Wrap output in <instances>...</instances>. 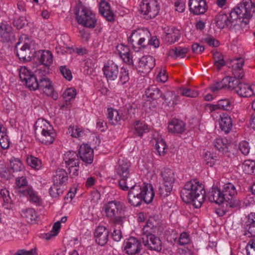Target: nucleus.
<instances>
[{"label":"nucleus","instance_id":"f257e3e1","mask_svg":"<svg viewBox=\"0 0 255 255\" xmlns=\"http://www.w3.org/2000/svg\"><path fill=\"white\" fill-rule=\"evenodd\" d=\"M205 191L202 184L195 180L187 182L180 192L182 200L192 202L196 208L200 207L205 199Z\"/></svg>","mask_w":255,"mask_h":255},{"label":"nucleus","instance_id":"f03ea898","mask_svg":"<svg viewBox=\"0 0 255 255\" xmlns=\"http://www.w3.org/2000/svg\"><path fill=\"white\" fill-rule=\"evenodd\" d=\"M255 12V4L251 0H243L228 14L229 19V27L232 28L234 24L243 17H251L253 13Z\"/></svg>","mask_w":255,"mask_h":255},{"label":"nucleus","instance_id":"7ed1b4c3","mask_svg":"<svg viewBox=\"0 0 255 255\" xmlns=\"http://www.w3.org/2000/svg\"><path fill=\"white\" fill-rule=\"evenodd\" d=\"M255 12V4L251 0H243L228 14L229 19V27L232 28L234 24L243 17H251L253 13Z\"/></svg>","mask_w":255,"mask_h":255},{"label":"nucleus","instance_id":"20e7f679","mask_svg":"<svg viewBox=\"0 0 255 255\" xmlns=\"http://www.w3.org/2000/svg\"><path fill=\"white\" fill-rule=\"evenodd\" d=\"M34 128L36 136L42 143L48 145L53 142L57 133L49 122L39 119L36 122Z\"/></svg>","mask_w":255,"mask_h":255},{"label":"nucleus","instance_id":"39448f33","mask_svg":"<svg viewBox=\"0 0 255 255\" xmlns=\"http://www.w3.org/2000/svg\"><path fill=\"white\" fill-rule=\"evenodd\" d=\"M232 72L234 77L227 76L224 81L227 84V87L229 89L235 90L237 91V87L241 83L240 80L244 76L245 73L243 66L245 61L243 58L234 59L232 61Z\"/></svg>","mask_w":255,"mask_h":255},{"label":"nucleus","instance_id":"423d86ee","mask_svg":"<svg viewBox=\"0 0 255 255\" xmlns=\"http://www.w3.org/2000/svg\"><path fill=\"white\" fill-rule=\"evenodd\" d=\"M122 207V203L115 200L110 201L104 205L106 217L114 225L123 226L126 217L121 214Z\"/></svg>","mask_w":255,"mask_h":255},{"label":"nucleus","instance_id":"0eeeda50","mask_svg":"<svg viewBox=\"0 0 255 255\" xmlns=\"http://www.w3.org/2000/svg\"><path fill=\"white\" fill-rule=\"evenodd\" d=\"M76 18L77 22L84 27L94 28L97 20L95 14L88 8L80 6L76 10Z\"/></svg>","mask_w":255,"mask_h":255},{"label":"nucleus","instance_id":"6e6552de","mask_svg":"<svg viewBox=\"0 0 255 255\" xmlns=\"http://www.w3.org/2000/svg\"><path fill=\"white\" fill-rule=\"evenodd\" d=\"M130 162L127 160L119 159L116 167V173L121 178L119 181V187L124 191H127L129 189L126 180L130 175Z\"/></svg>","mask_w":255,"mask_h":255},{"label":"nucleus","instance_id":"1a4fd4ad","mask_svg":"<svg viewBox=\"0 0 255 255\" xmlns=\"http://www.w3.org/2000/svg\"><path fill=\"white\" fill-rule=\"evenodd\" d=\"M150 34L148 30L138 29L133 31L128 38V42L131 44L132 49L138 51L141 47L145 46V41L148 40Z\"/></svg>","mask_w":255,"mask_h":255},{"label":"nucleus","instance_id":"9d476101","mask_svg":"<svg viewBox=\"0 0 255 255\" xmlns=\"http://www.w3.org/2000/svg\"><path fill=\"white\" fill-rule=\"evenodd\" d=\"M139 10L145 18H153L159 12V3L157 0H143L140 4Z\"/></svg>","mask_w":255,"mask_h":255},{"label":"nucleus","instance_id":"9b49d317","mask_svg":"<svg viewBox=\"0 0 255 255\" xmlns=\"http://www.w3.org/2000/svg\"><path fill=\"white\" fill-rule=\"evenodd\" d=\"M222 193L225 202L228 203L226 204L227 206L229 205L231 208L240 206L241 202L234 199L237 194V191L233 184L231 183L225 184L223 187Z\"/></svg>","mask_w":255,"mask_h":255},{"label":"nucleus","instance_id":"f8f14e48","mask_svg":"<svg viewBox=\"0 0 255 255\" xmlns=\"http://www.w3.org/2000/svg\"><path fill=\"white\" fill-rule=\"evenodd\" d=\"M63 160V166L68 168L69 173H72V176H77L80 163L78 154L74 151H68L64 154Z\"/></svg>","mask_w":255,"mask_h":255},{"label":"nucleus","instance_id":"ddd939ff","mask_svg":"<svg viewBox=\"0 0 255 255\" xmlns=\"http://www.w3.org/2000/svg\"><path fill=\"white\" fill-rule=\"evenodd\" d=\"M19 75L20 80L25 82L26 86L30 90L35 91L37 89V78L26 67H20Z\"/></svg>","mask_w":255,"mask_h":255},{"label":"nucleus","instance_id":"4468645a","mask_svg":"<svg viewBox=\"0 0 255 255\" xmlns=\"http://www.w3.org/2000/svg\"><path fill=\"white\" fill-rule=\"evenodd\" d=\"M141 240L143 245L150 250L160 252L162 250L161 242L159 238L152 233H142Z\"/></svg>","mask_w":255,"mask_h":255},{"label":"nucleus","instance_id":"2eb2a0df","mask_svg":"<svg viewBox=\"0 0 255 255\" xmlns=\"http://www.w3.org/2000/svg\"><path fill=\"white\" fill-rule=\"evenodd\" d=\"M15 49L16 51V55L20 60L23 62H27L31 60L33 54L29 44L24 43L22 44L20 42H18L16 43Z\"/></svg>","mask_w":255,"mask_h":255},{"label":"nucleus","instance_id":"dca6fc26","mask_svg":"<svg viewBox=\"0 0 255 255\" xmlns=\"http://www.w3.org/2000/svg\"><path fill=\"white\" fill-rule=\"evenodd\" d=\"M103 71L108 81H115L119 74L118 66L112 61H109L104 65Z\"/></svg>","mask_w":255,"mask_h":255},{"label":"nucleus","instance_id":"f3484780","mask_svg":"<svg viewBox=\"0 0 255 255\" xmlns=\"http://www.w3.org/2000/svg\"><path fill=\"white\" fill-rule=\"evenodd\" d=\"M188 5L190 11L194 15L203 14L208 9L205 0H189Z\"/></svg>","mask_w":255,"mask_h":255},{"label":"nucleus","instance_id":"a211bd4d","mask_svg":"<svg viewBox=\"0 0 255 255\" xmlns=\"http://www.w3.org/2000/svg\"><path fill=\"white\" fill-rule=\"evenodd\" d=\"M35 57L39 63L44 66V72L48 73V67L53 62V55L51 52L48 50H39L35 53Z\"/></svg>","mask_w":255,"mask_h":255},{"label":"nucleus","instance_id":"6ab92c4d","mask_svg":"<svg viewBox=\"0 0 255 255\" xmlns=\"http://www.w3.org/2000/svg\"><path fill=\"white\" fill-rule=\"evenodd\" d=\"M78 155L80 159L87 164H91L93 161V150L87 144H83L80 146Z\"/></svg>","mask_w":255,"mask_h":255},{"label":"nucleus","instance_id":"aec40b11","mask_svg":"<svg viewBox=\"0 0 255 255\" xmlns=\"http://www.w3.org/2000/svg\"><path fill=\"white\" fill-rule=\"evenodd\" d=\"M109 231L106 227L103 226H99L94 232V237L96 242L99 245H105L109 239Z\"/></svg>","mask_w":255,"mask_h":255},{"label":"nucleus","instance_id":"412c9836","mask_svg":"<svg viewBox=\"0 0 255 255\" xmlns=\"http://www.w3.org/2000/svg\"><path fill=\"white\" fill-rule=\"evenodd\" d=\"M155 65V60L151 56H142L139 60V71L142 73L149 72Z\"/></svg>","mask_w":255,"mask_h":255},{"label":"nucleus","instance_id":"4be33fe9","mask_svg":"<svg viewBox=\"0 0 255 255\" xmlns=\"http://www.w3.org/2000/svg\"><path fill=\"white\" fill-rule=\"evenodd\" d=\"M125 251L128 255L138 254L141 250V244L139 240L131 237L125 242Z\"/></svg>","mask_w":255,"mask_h":255},{"label":"nucleus","instance_id":"5701e85b","mask_svg":"<svg viewBox=\"0 0 255 255\" xmlns=\"http://www.w3.org/2000/svg\"><path fill=\"white\" fill-rule=\"evenodd\" d=\"M186 125L182 120L173 119L168 124V130L169 132L181 134L185 130Z\"/></svg>","mask_w":255,"mask_h":255},{"label":"nucleus","instance_id":"b1692460","mask_svg":"<svg viewBox=\"0 0 255 255\" xmlns=\"http://www.w3.org/2000/svg\"><path fill=\"white\" fill-rule=\"evenodd\" d=\"M117 50L120 57L124 62L129 65L132 66L133 62L132 56L131 55L129 48L123 44H119L117 46Z\"/></svg>","mask_w":255,"mask_h":255},{"label":"nucleus","instance_id":"393cba45","mask_svg":"<svg viewBox=\"0 0 255 255\" xmlns=\"http://www.w3.org/2000/svg\"><path fill=\"white\" fill-rule=\"evenodd\" d=\"M37 89L43 92L46 96H50L53 92V87L49 79L43 75L38 81Z\"/></svg>","mask_w":255,"mask_h":255},{"label":"nucleus","instance_id":"a878e982","mask_svg":"<svg viewBox=\"0 0 255 255\" xmlns=\"http://www.w3.org/2000/svg\"><path fill=\"white\" fill-rule=\"evenodd\" d=\"M100 13L109 21H113L115 19V15L111 10L108 2L103 0L100 3Z\"/></svg>","mask_w":255,"mask_h":255},{"label":"nucleus","instance_id":"bb28decb","mask_svg":"<svg viewBox=\"0 0 255 255\" xmlns=\"http://www.w3.org/2000/svg\"><path fill=\"white\" fill-rule=\"evenodd\" d=\"M208 200L217 204L225 202L222 191L217 187H213L208 194Z\"/></svg>","mask_w":255,"mask_h":255},{"label":"nucleus","instance_id":"cd10ccee","mask_svg":"<svg viewBox=\"0 0 255 255\" xmlns=\"http://www.w3.org/2000/svg\"><path fill=\"white\" fill-rule=\"evenodd\" d=\"M149 131L148 126L144 122L136 121L133 124L132 131L136 136L141 137L144 133Z\"/></svg>","mask_w":255,"mask_h":255},{"label":"nucleus","instance_id":"c85d7f7f","mask_svg":"<svg viewBox=\"0 0 255 255\" xmlns=\"http://www.w3.org/2000/svg\"><path fill=\"white\" fill-rule=\"evenodd\" d=\"M220 127L222 131L226 133H229L232 128V121L231 117L226 113H223L220 116Z\"/></svg>","mask_w":255,"mask_h":255},{"label":"nucleus","instance_id":"c756f323","mask_svg":"<svg viewBox=\"0 0 255 255\" xmlns=\"http://www.w3.org/2000/svg\"><path fill=\"white\" fill-rule=\"evenodd\" d=\"M53 179L54 184L65 185L68 180V174L64 169L58 168L56 171Z\"/></svg>","mask_w":255,"mask_h":255},{"label":"nucleus","instance_id":"7c9ffc66","mask_svg":"<svg viewBox=\"0 0 255 255\" xmlns=\"http://www.w3.org/2000/svg\"><path fill=\"white\" fill-rule=\"evenodd\" d=\"M180 37V32L179 30L174 27H172L168 30V32L165 33L163 37V39L164 42L169 44H172L177 41Z\"/></svg>","mask_w":255,"mask_h":255},{"label":"nucleus","instance_id":"2f4dec72","mask_svg":"<svg viewBox=\"0 0 255 255\" xmlns=\"http://www.w3.org/2000/svg\"><path fill=\"white\" fill-rule=\"evenodd\" d=\"M154 196V192L151 185H143V191L142 194V199L145 203H151Z\"/></svg>","mask_w":255,"mask_h":255},{"label":"nucleus","instance_id":"473e14b6","mask_svg":"<svg viewBox=\"0 0 255 255\" xmlns=\"http://www.w3.org/2000/svg\"><path fill=\"white\" fill-rule=\"evenodd\" d=\"M10 144V140L7 135V130L5 127L0 124V145L1 148L7 149Z\"/></svg>","mask_w":255,"mask_h":255},{"label":"nucleus","instance_id":"72a5a7b5","mask_svg":"<svg viewBox=\"0 0 255 255\" xmlns=\"http://www.w3.org/2000/svg\"><path fill=\"white\" fill-rule=\"evenodd\" d=\"M108 112L107 119L109 120V123L112 125L115 126L118 124L123 119L119 112L116 110H114L112 108H109Z\"/></svg>","mask_w":255,"mask_h":255},{"label":"nucleus","instance_id":"f704fd0d","mask_svg":"<svg viewBox=\"0 0 255 255\" xmlns=\"http://www.w3.org/2000/svg\"><path fill=\"white\" fill-rule=\"evenodd\" d=\"M238 95L243 97H251L254 94L253 90L248 84L241 82L236 92Z\"/></svg>","mask_w":255,"mask_h":255},{"label":"nucleus","instance_id":"c9c22d12","mask_svg":"<svg viewBox=\"0 0 255 255\" xmlns=\"http://www.w3.org/2000/svg\"><path fill=\"white\" fill-rule=\"evenodd\" d=\"M229 144L226 139L222 138H217L214 141V146L215 148L219 150L222 154H225L228 152Z\"/></svg>","mask_w":255,"mask_h":255},{"label":"nucleus","instance_id":"e433bc0d","mask_svg":"<svg viewBox=\"0 0 255 255\" xmlns=\"http://www.w3.org/2000/svg\"><path fill=\"white\" fill-rule=\"evenodd\" d=\"M161 174L163 180V183L173 186L175 179L173 170L168 168H165L161 172Z\"/></svg>","mask_w":255,"mask_h":255},{"label":"nucleus","instance_id":"4c0bfd02","mask_svg":"<svg viewBox=\"0 0 255 255\" xmlns=\"http://www.w3.org/2000/svg\"><path fill=\"white\" fill-rule=\"evenodd\" d=\"M247 232L245 235L249 237L255 236V213L249 215L248 220L247 222Z\"/></svg>","mask_w":255,"mask_h":255},{"label":"nucleus","instance_id":"58836bf2","mask_svg":"<svg viewBox=\"0 0 255 255\" xmlns=\"http://www.w3.org/2000/svg\"><path fill=\"white\" fill-rule=\"evenodd\" d=\"M20 191L21 192V194L23 196L28 197L31 202L36 204H40L41 202L40 198L31 187H28L25 190H20Z\"/></svg>","mask_w":255,"mask_h":255},{"label":"nucleus","instance_id":"ea45409f","mask_svg":"<svg viewBox=\"0 0 255 255\" xmlns=\"http://www.w3.org/2000/svg\"><path fill=\"white\" fill-rule=\"evenodd\" d=\"M251 17L247 18L246 17H243L241 18L237 23L234 24L235 25L232 28L236 32L241 33L244 30H247L248 28V24L249 22V19Z\"/></svg>","mask_w":255,"mask_h":255},{"label":"nucleus","instance_id":"a19ab883","mask_svg":"<svg viewBox=\"0 0 255 255\" xmlns=\"http://www.w3.org/2000/svg\"><path fill=\"white\" fill-rule=\"evenodd\" d=\"M159 222L154 217H150L146 225L142 229V233H153L155 228L158 226Z\"/></svg>","mask_w":255,"mask_h":255},{"label":"nucleus","instance_id":"79ce46f5","mask_svg":"<svg viewBox=\"0 0 255 255\" xmlns=\"http://www.w3.org/2000/svg\"><path fill=\"white\" fill-rule=\"evenodd\" d=\"M21 215L28 223H32L33 222L35 221L37 218L36 212L34 209L31 208L22 211Z\"/></svg>","mask_w":255,"mask_h":255},{"label":"nucleus","instance_id":"37998d69","mask_svg":"<svg viewBox=\"0 0 255 255\" xmlns=\"http://www.w3.org/2000/svg\"><path fill=\"white\" fill-rule=\"evenodd\" d=\"M188 51L186 47H178L171 49L168 52V55L173 58L177 57L183 58Z\"/></svg>","mask_w":255,"mask_h":255},{"label":"nucleus","instance_id":"c03bdc74","mask_svg":"<svg viewBox=\"0 0 255 255\" xmlns=\"http://www.w3.org/2000/svg\"><path fill=\"white\" fill-rule=\"evenodd\" d=\"M0 35L3 42L12 41L14 39V34L11 31L10 27H5L4 29L0 27Z\"/></svg>","mask_w":255,"mask_h":255},{"label":"nucleus","instance_id":"a18cd8bd","mask_svg":"<svg viewBox=\"0 0 255 255\" xmlns=\"http://www.w3.org/2000/svg\"><path fill=\"white\" fill-rule=\"evenodd\" d=\"M217 26L220 28H224L225 26L229 27V19L228 14L219 13L215 18Z\"/></svg>","mask_w":255,"mask_h":255},{"label":"nucleus","instance_id":"49530a36","mask_svg":"<svg viewBox=\"0 0 255 255\" xmlns=\"http://www.w3.org/2000/svg\"><path fill=\"white\" fill-rule=\"evenodd\" d=\"M9 172H17L21 171L24 168V166L20 160L13 158L10 160Z\"/></svg>","mask_w":255,"mask_h":255},{"label":"nucleus","instance_id":"de8ad7c7","mask_svg":"<svg viewBox=\"0 0 255 255\" xmlns=\"http://www.w3.org/2000/svg\"><path fill=\"white\" fill-rule=\"evenodd\" d=\"M146 95L148 98L152 100H156L161 97L160 90L155 86H151L145 91Z\"/></svg>","mask_w":255,"mask_h":255},{"label":"nucleus","instance_id":"09e8293b","mask_svg":"<svg viewBox=\"0 0 255 255\" xmlns=\"http://www.w3.org/2000/svg\"><path fill=\"white\" fill-rule=\"evenodd\" d=\"M242 168L246 173L255 174V161L251 160H246L243 163Z\"/></svg>","mask_w":255,"mask_h":255},{"label":"nucleus","instance_id":"8fccbe9b","mask_svg":"<svg viewBox=\"0 0 255 255\" xmlns=\"http://www.w3.org/2000/svg\"><path fill=\"white\" fill-rule=\"evenodd\" d=\"M128 186L130 188L128 195H134L135 196H142L143 191V186H140L133 184L128 183Z\"/></svg>","mask_w":255,"mask_h":255},{"label":"nucleus","instance_id":"3c124183","mask_svg":"<svg viewBox=\"0 0 255 255\" xmlns=\"http://www.w3.org/2000/svg\"><path fill=\"white\" fill-rule=\"evenodd\" d=\"M67 133L73 137L78 138L82 136L84 132L83 129L78 126H70L67 131Z\"/></svg>","mask_w":255,"mask_h":255},{"label":"nucleus","instance_id":"603ef678","mask_svg":"<svg viewBox=\"0 0 255 255\" xmlns=\"http://www.w3.org/2000/svg\"><path fill=\"white\" fill-rule=\"evenodd\" d=\"M26 161L28 165L36 170H39L42 167V162L41 160L32 155L28 157Z\"/></svg>","mask_w":255,"mask_h":255},{"label":"nucleus","instance_id":"864d4df0","mask_svg":"<svg viewBox=\"0 0 255 255\" xmlns=\"http://www.w3.org/2000/svg\"><path fill=\"white\" fill-rule=\"evenodd\" d=\"M16 189L17 191L21 194L20 190H25L27 187V181L25 177L21 176L17 177L15 180Z\"/></svg>","mask_w":255,"mask_h":255},{"label":"nucleus","instance_id":"5fc2aeb1","mask_svg":"<svg viewBox=\"0 0 255 255\" xmlns=\"http://www.w3.org/2000/svg\"><path fill=\"white\" fill-rule=\"evenodd\" d=\"M154 147L160 155L165 153V149L166 148L165 142L161 137L155 139Z\"/></svg>","mask_w":255,"mask_h":255},{"label":"nucleus","instance_id":"6e6d98bb","mask_svg":"<svg viewBox=\"0 0 255 255\" xmlns=\"http://www.w3.org/2000/svg\"><path fill=\"white\" fill-rule=\"evenodd\" d=\"M173 186L167 184H163L158 188V193L161 197H165L168 196L172 190Z\"/></svg>","mask_w":255,"mask_h":255},{"label":"nucleus","instance_id":"4d7b16f0","mask_svg":"<svg viewBox=\"0 0 255 255\" xmlns=\"http://www.w3.org/2000/svg\"><path fill=\"white\" fill-rule=\"evenodd\" d=\"M61 186L62 185L53 183L49 189V193L52 197L56 198L63 193V188Z\"/></svg>","mask_w":255,"mask_h":255},{"label":"nucleus","instance_id":"13d9d810","mask_svg":"<svg viewBox=\"0 0 255 255\" xmlns=\"http://www.w3.org/2000/svg\"><path fill=\"white\" fill-rule=\"evenodd\" d=\"M179 91L181 95L190 98L197 97L199 94L197 91L189 88H181Z\"/></svg>","mask_w":255,"mask_h":255},{"label":"nucleus","instance_id":"bf43d9fd","mask_svg":"<svg viewBox=\"0 0 255 255\" xmlns=\"http://www.w3.org/2000/svg\"><path fill=\"white\" fill-rule=\"evenodd\" d=\"M76 90L73 88L67 89L63 94V98L66 101H70L75 98Z\"/></svg>","mask_w":255,"mask_h":255},{"label":"nucleus","instance_id":"052dcab7","mask_svg":"<svg viewBox=\"0 0 255 255\" xmlns=\"http://www.w3.org/2000/svg\"><path fill=\"white\" fill-rule=\"evenodd\" d=\"M129 79L128 70L125 67H123L121 69L120 74V82L123 85L128 81Z\"/></svg>","mask_w":255,"mask_h":255},{"label":"nucleus","instance_id":"680f3d73","mask_svg":"<svg viewBox=\"0 0 255 255\" xmlns=\"http://www.w3.org/2000/svg\"><path fill=\"white\" fill-rule=\"evenodd\" d=\"M226 79V77L223 78V79L216 84L210 86V88L213 92H216L220 90L226 88L227 84L224 82V81Z\"/></svg>","mask_w":255,"mask_h":255},{"label":"nucleus","instance_id":"e2e57ef3","mask_svg":"<svg viewBox=\"0 0 255 255\" xmlns=\"http://www.w3.org/2000/svg\"><path fill=\"white\" fill-rule=\"evenodd\" d=\"M128 202L133 206H139L141 205L142 199L141 196L128 195Z\"/></svg>","mask_w":255,"mask_h":255},{"label":"nucleus","instance_id":"0e129e2a","mask_svg":"<svg viewBox=\"0 0 255 255\" xmlns=\"http://www.w3.org/2000/svg\"><path fill=\"white\" fill-rule=\"evenodd\" d=\"M239 149L243 154L245 155H248L250 150V146L249 142L246 141H241L239 144Z\"/></svg>","mask_w":255,"mask_h":255},{"label":"nucleus","instance_id":"69168bd1","mask_svg":"<svg viewBox=\"0 0 255 255\" xmlns=\"http://www.w3.org/2000/svg\"><path fill=\"white\" fill-rule=\"evenodd\" d=\"M60 72L63 77L68 81L72 78V75L71 70L66 66H62L60 67Z\"/></svg>","mask_w":255,"mask_h":255},{"label":"nucleus","instance_id":"338daca9","mask_svg":"<svg viewBox=\"0 0 255 255\" xmlns=\"http://www.w3.org/2000/svg\"><path fill=\"white\" fill-rule=\"evenodd\" d=\"M205 164L209 167H212L216 161V157H214L210 152L206 153L205 155Z\"/></svg>","mask_w":255,"mask_h":255},{"label":"nucleus","instance_id":"774afa93","mask_svg":"<svg viewBox=\"0 0 255 255\" xmlns=\"http://www.w3.org/2000/svg\"><path fill=\"white\" fill-rule=\"evenodd\" d=\"M0 197L2 198L4 202L7 204L12 203V200L9 196V192L7 189H1L0 193Z\"/></svg>","mask_w":255,"mask_h":255}]
</instances>
